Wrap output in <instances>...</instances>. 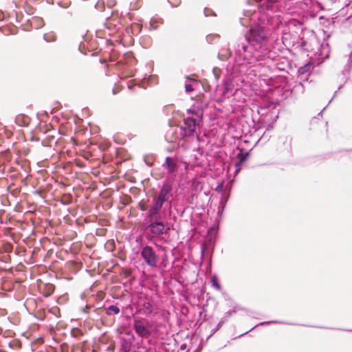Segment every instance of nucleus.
Returning a JSON list of instances; mask_svg holds the SVG:
<instances>
[{"instance_id": "4be33fe9", "label": "nucleus", "mask_w": 352, "mask_h": 352, "mask_svg": "<svg viewBox=\"0 0 352 352\" xmlns=\"http://www.w3.org/2000/svg\"><path fill=\"white\" fill-rule=\"evenodd\" d=\"M223 322V321H221L218 325H217V328L220 327V326L222 324V323Z\"/></svg>"}, {"instance_id": "f03ea898", "label": "nucleus", "mask_w": 352, "mask_h": 352, "mask_svg": "<svg viewBox=\"0 0 352 352\" xmlns=\"http://www.w3.org/2000/svg\"><path fill=\"white\" fill-rule=\"evenodd\" d=\"M141 256L148 266L151 267H155L157 266L158 256L151 246H144L142 249Z\"/></svg>"}, {"instance_id": "6e6552de", "label": "nucleus", "mask_w": 352, "mask_h": 352, "mask_svg": "<svg viewBox=\"0 0 352 352\" xmlns=\"http://www.w3.org/2000/svg\"><path fill=\"white\" fill-rule=\"evenodd\" d=\"M163 166L167 169L168 174L171 175L177 170V163L176 161L170 157H167L165 160V162L163 164Z\"/></svg>"}, {"instance_id": "9d476101", "label": "nucleus", "mask_w": 352, "mask_h": 352, "mask_svg": "<svg viewBox=\"0 0 352 352\" xmlns=\"http://www.w3.org/2000/svg\"><path fill=\"white\" fill-rule=\"evenodd\" d=\"M104 25L111 32H113L116 30V25L113 23V19H107Z\"/></svg>"}, {"instance_id": "0eeeda50", "label": "nucleus", "mask_w": 352, "mask_h": 352, "mask_svg": "<svg viewBox=\"0 0 352 352\" xmlns=\"http://www.w3.org/2000/svg\"><path fill=\"white\" fill-rule=\"evenodd\" d=\"M185 127L183 129L186 135H190L196 129L195 120L192 118H187L184 120Z\"/></svg>"}, {"instance_id": "39448f33", "label": "nucleus", "mask_w": 352, "mask_h": 352, "mask_svg": "<svg viewBox=\"0 0 352 352\" xmlns=\"http://www.w3.org/2000/svg\"><path fill=\"white\" fill-rule=\"evenodd\" d=\"M164 204L153 198L152 204H151L148 211V218H161L160 211L163 207Z\"/></svg>"}, {"instance_id": "4468645a", "label": "nucleus", "mask_w": 352, "mask_h": 352, "mask_svg": "<svg viewBox=\"0 0 352 352\" xmlns=\"http://www.w3.org/2000/svg\"><path fill=\"white\" fill-rule=\"evenodd\" d=\"M143 308L144 309V314H149L153 311L152 305L149 302H144L143 304Z\"/></svg>"}, {"instance_id": "9b49d317", "label": "nucleus", "mask_w": 352, "mask_h": 352, "mask_svg": "<svg viewBox=\"0 0 352 352\" xmlns=\"http://www.w3.org/2000/svg\"><path fill=\"white\" fill-rule=\"evenodd\" d=\"M120 313V309L115 305H111L106 309V314L108 316H111L112 314H118Z\"/></svg>"}, {"instance_id": "1a4fd4ad", "label": "nucleus", "mask_w": 352, "mask_h": 352, "mask_svg": "<svg viewBox=\"0 0 352 352\" xmlns=\"http://www.w3.org/2000/svg\"><path fill=\"white\" fill-rule=\"evenodd\" d=\"M32 25H34L35 28L38 29L44 25L43 20L41 18L36 17L33 18L31 21Z\"/></svg>"}, {"instance_id": "393cba45", "label": "nucleus", "mask_w": 352, "mask_h": 352, "mask_svg": "<svg viewBox=\"0 0 352 352\" xmlns=\"http://www.w3.org/2000/svg\"><path fill=\"white\" fill-rule=\"evenodd\" d=\"M113 94H116V92L115 89H113Z\"/></svg>"}, {"instance_id": "423d86ee", "label": "nucleus", "mask_w": 352, "mask_h": 352, "mask_svg": "<svg viewBox=\"0 0 352 352\" xmlns=\"http://www.w3.org/2000/svg\"><path fill=\"white\" fill-rule=\"evenodd\" d=\"M133 327L136 333L141 338H145L150 334L149 330L140 320H134Z\"/></svg>"}, {"instance_id": "aec40b11", "label": "nucleus", "mask_w": 352, "mask_h": 352, "mask_svg": "<svg viewBox=\"0 0 352 352\" xmlns=\"http://www.w3.org/2000/svg\"><path fill=\"white\" fill-rule=\"evenodd\" d=\"M127 86H128V88L129 89H132V87H133V84H132V82L131 81H129L127 82Z\"/></svg>"}, {"instance_id": "20e7f679", "label": "nucleus", "mask_w": 352, "mask_h": 352, "mask_svg": "<svg viewBox=\"0 0 352 352\" xmlns=\"http://www.w3.org/2000/svg\"><path fill=\"white\" fill-rule=\"evenodd\" d=\"M172 189L173 188L171 184L168 182H164L163 183L159 193L156 195H154L153 198L164 204L168 200V196L172 191Z\"/></svg>"}, {"instance_id": "ddd939ff", "label": "nucleus", "mask_w": 352, "mask_h": 352, "mask_svg": "<svg viewBox=\"0 0 352 352\" xmlns=\"http://www.w3.org/2000/svg\"><path fill=\"white\" fill-rule=\"evenodd\" d=\"M43 38L46 42H53L56 39V36L54 33H47L43 35Z\"/></svg>"}, {"instance_id": "a211bd4d", "label": "nucleus", "mask_w": 352, "mask_h": 352, "mask_svg": "<svg viewBox=\"0 0 352 352\" xmlns=\"http://www.w3.org/2000/svg\"><path fill=\"white\" fill-rule=\"evenodd\" d=\"M248 155V153H245V154H243L242 153H239L238 157L239 158L240 162H241L245 161L247 158Z\"/></svg>"}, {"instance_id": "b1692460", "label": "nucleus", "mask_w": 352, "mask_h": 352, "mask_svg": "<svg viewBox=\"0 0 352 352\" xmlns=\"http://www.w3.org/2000/svg\"><path fill=\"white\" fill-rule=\"evenodd\" d=\"M131 76V74L129 75H124V74H122V78H126L128 76Z\"/></svg>"}, {"instance_id": "f8f14e48", "label": "nucleus", "mask_w": 352, "mask_h": 352, "mask_svg": "<svg viewBox=\"0 0 352 352\" xmlns=\"http://www.w3.org/2000/svg\"><path fill=\"white\" fill-rule=\"evenodd\" d=\"M210 283L211 285L217 290L221 289V285L218 282V278L217 276L214 275L213 276H212L210 279Z\"/></svg>"}, {"instance_id": "f257e3e1", "label": "nucleus", "mask_w": 352, "mask_h": 352, "mask_svg": "<svg viewBox=\"0 0 352 352\" xmlns=\"http://www.w3.org/2000/svg\"><path fill=\"white\" fill-rule=\"evenodd\" d=\"M265 41V35L261 27L251 28L250 35L239 39L234 45L236 61L243 65L263 60Z\"/></svg>"}, {"instance_id": "f3484780", "label": "nucleus", "mask_w": 352, "mask_h": 352, "mask_svg": "<svg viewBox=\"0 0 352 352\" xmlns=\"http://www.w3.org/2000/svg\"><path fill=\"white\" fill-rule=\"evenodd\" d=\"M155 21H157L159 23H162V19H152L151 21V26L153 28V29H156L157 28V25H155Z\"/></svg>"}, {"instance_id": "6ab92c4d", "label": "nucleus", "mask_w": 352, "mask_h": 352, "mask_svg": "<svg viewBox=\"0 0 352 352\" xmlns=\"http://www.w3.org/2000/svg\"><path fill=\"white\" fill-rule=\"evenodd\" d=\"M186 92H190L193 90V88L191 85L186 84L185 86Z\"/></svg>"}, {"instance_id": "dca6fc26", "label": "nucleus", "mask_w": 352, "mask_h": 352, "mask_svg": "<svg viewBox=\"0 0 352 352\" xmlns=\"http://www.w3.org/2000/svg\"><path fill=\"white\" fill-rule=\"evenodd\" d=\"M204 14L206 16H215V14L214 12L209 9V8H205L204 9Z\"/></svg>"}, {"instance_id": "5701e85b", "label": "nucleus", "mask_w": 352, "mask_h": 352, "mask_svg": "<svg viewBox=\"0 0 352 352\" xmlns=\"http://www.w3.org/2000/svg\"><path fill=\"white\" fill-rule=\"evenodd\" d=\"M210 38H212V36H210V35H209V36H208L206 37V39L209 41H210Z\"/></svg>"}, {"instance_id": "412c9836", "label": "nucleus", "mask_w": 352, "mask_h": 352, "mask_svg": "<svg viewBox=\"0 0 352 352\" xmlns=\"http://www.w3.org/2000/svg\"><path fill=\"white\" fill-rule=\"evenodd\" d=\"M271 322H276V321L261 322V324L263 325V324H269V323H271Z\"/></svg>"}, {"instance_id": "2eb2a0df", "label": "nucleus", "mask_w": 352, "mask_h": 352, "mask_svg": "<svg viewBox=\"0 0 352 352\" xmlns=\"http://www.w3.org/2000/svg\"><path fill=\"white\" fill-rule=\"evenodd\" d=\"M131 349V344L128 342L126 340H122V351L124 352H129Z\"/></svg>"}, {"instance_id": "7ed1b4c3", "label": "nucleus", "mask_w": 352, "mask_h": 352, "mask_svg": "<svg viewBox=\"0 0 352 352\" xmlns=\"http://www.w3.org/2000/svg\"><path fill=\"white\" fill-rule=\"evenodd\" d=\"M148 228L153 234L160 236L164 234L165 230V225L161 218H149Z\"/></svg>"}]
</instances>
